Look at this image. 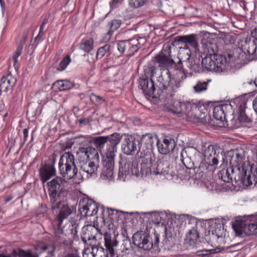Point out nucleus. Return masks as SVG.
<instances>
[{"instance_id":"864d4df0","label":"nucleus","mask_w":257,"mask_h":257,"mask_svg":"<svg viewBox=\"0 0 257 257\" xmlns=\"http://www.w3.org/2000/svg\"><path fill=\"white\" fill-rule=\"evenodd\" d=\"M22 49H23V47L21 46H19L18 47L16 51L13 56V58H14L15 63H16L18 62V57L21 55Z\"/></svg>"},{"instance_id":"c85d7f7f","label":"nucleus","mask_w":257,"mask_h":257,"mask_svg":"<svg viewBox=\"0 0 257 257\" xmlns=\"http://www.w3.org/2000/svg\"><path fill=\"white\" fill-rule=\"evenodd\" d=\"M129 41L130 44H128V47L130 46V49L128 50V56H132L146 42V39L142 38L139 39L134 38L130 39Z\"/></svg>"},{"instance_id":"5701e85b","label":"nucleus","mask_w":257,"mask_h":257,"mask_svg":"<svg viewBox=\"0 0 257 257\" xmlns=\"http://www.w3.org/2000/svg\"><path fill=\"white\" fill-rule=\"evenodd\" d=\"M157 147L160 154L167 155L174 149L175 142L171 138L165 137L162 141H157Z\"/></svg>"},{"instance_id":"7ed1b4c3","label":"nucleus","mask_w":257,"mask_h":257,"mask_svg":"<svg viewBox=\"0 0 257 257\" xmlns=\"http://www.w3.org/2000/svg\"><path fill=\"white\" fill-rule=\"evenodd\" d=\"M80 157L88 159L86 162H80V170L83 172L82 175L87 178H95L99 164V156L97 150L91 147L83 148L79 149Z\"/></svg>"},{"instance_id":"79ce46f5","label":"nucleus","mask_w":257,"mask_h":257,"mask_svg":"<svg viewBox=\"0 0 257 257\" xmlns=\"http://www.w3.org/2000/svg\"><path fill=\"white\" fill-rule=\"evenodd\" d=\"M207 85L208 82L199 81L193 87V88L195 92L201 93L207 90Z\"/></svg>"},{"instance_id":"0e129e2a","label":"nucleus","mask_w":257,"mask_h":257,"mask_svg":"<svg viewBox=\"0 0 257 257\" xmlns=\"http://www.w3.org/2000/svg\"><path fill=\"white\" fill-rule=\"evenodd\" d=\"M23 135L24 137V142H26L28 137V130L27 128H25L23 130Z\"/></svg>"},{"instance_id":"c756f323","label":"nucleus","mask_w":257,"mask_h":257,"mask_svg":"<svg viewBox=\"0 0 257 257\" xmlns=\"http://www.w3.org/2000/svg\"><path fill=\"white\" fill-rule=\"evenodd\" d=\"M116 152V147L106 145V148L103 149L100 153L103 157V160L114 162Z\"/></svg>"},{"instance_id":"58836bf2","label":"nucleus","mask_w":257,"mask_h":257,"mask_svg":"<svg viewBox=\"0 0 257 257\" xmlns=\"http://www.w3.org/2000/svg\"><path fill=\"white\" fill-rule=\"evenodd\" d=\"M121 24V21L119 19H114L108 23V27L109 28V30L107 33L108 39L110 38L112 33L120 26Z\"/></svg>"},{"instance_id":"f704fd0d","label":"nucleus","mask_w":257,"mask_h":257,"mask_svg":"<svg viewBox=\"0 0 257 257\" xmlns=\"http://www.w3.org/2000/svg\"><path fill=\"white\" fill-rule=\"evenodd\" d=\"M105 137L107 138V142H108L106 145L115 147L119 143L122 138V136L116 133Z\"/></svg>"},{"instance_id":"20e7f679","label":"nucleus","mask_w":257,"mask_h":257,"mask_svg":"<svg viewBox=\"0 0 257 257\" xmlns=\"http://www.w3.org/2000/svg\"><path fill=\"white\" fill-rule=\"evenodd\" d=\"M231 182L234 180L238 184H242L246 186L255 185L257 183L256 168L249 163H243L241 168L239 166L231 167Z\"/></svg>"},{"instance_id":"680f3d73","label":"nucleus","mask_w":257,"mask_h":257,"mask_svg":"<svg viewBox=\"0 0 257 257\" xmlns=\"http://www.w3.org/2000/svg\"><path fill=\"white\" fill-rule=\"evenodd\" d=\"M44 35V31H43V30H41V29H40L39 30V34L37 36V37H36V40H41V37H42V36Z\"/></svg>"},{"instance_id":"4c0bfd02","label":"nucleus","mask_w":257,"mask_h":257,"mask_svg":"<svg viewBox=\"0 0 257 257\" xmlns=\"http://www.w3.org/2000/svg\"><path fill=\"white\" fill-rule=\"evenodd\" d=\"M231 167L227 168L226 169H223L220 171L219 178L224 182L229 183L231 182V172H232Z\"/></svg>"},{"instance_id":"b1692460","label":"nucleus","mask_w":257,"mask_h":257,"mask_svg":"<svg viewBox=\"0 0 257 257\" xmlns=\"http://www.w3.org/2000/svg\"><path fill=\"white\" fill-rule=\"evenodd\" d=\"M181 115L192 117L193 116V111L195 112V116H199L198 112L200 110V108H197V106L188 101H181Z\"/></svg>"},{"instance_id":"423d86ee","label":"nucleus","mask_w":257,"mask_h":257,"mask_svg":"<svg viewBox=\"0 0 257 257\" xmlns=\"http://www.w3.org/2000/svg\"><path fill=\"white\" fill-rule=\"evenodd\" d=\"M152 78L156 79L159 83V88L163 95H166L168 99L174 96L175 88L174 86L170 85L171 75L168 69L160 68L153 69L152 71Z\"/></svg>"},{"instance_id":"5fc2aeb1","label":"nucleus","mask_w":257,"mask_h":257,"mask_svg":"<svg viewBox=\"0 0 257 257\" xmlns=\"http://www.w3.org/2000/svg\"><path fill=\"white\" fill-rule=\"evenodd\" d=\"M238 119L239 121L244 122L247 121V117L243 111H240Z\"/></svg>"},{"instance_id":"774afa93","label":"nucleus","mask_w":257,"mask_h":257,"mask_svg":"<svg viewBox=\"0 0 257 257\" xmlns=\"http://www.w3.org/2000/svg\"><path fill=\"white\" fill-rule=\"evenodd\" d=\"M252 35L254 39L257 41V29H255L254 32L252 33Z\"/></svg>"},{"instance_id":"4be33fe9","label":"nucleus","mask_w":257,"mask_h":257,"mask_svg":"<svg viewBox=\"0 0 257 257\" xmlns=\"http://www.w3.org/2000/svg\"><path fill=\"white\" fill-rule=\"evenodd\" d=\"M140 86L146 95L152 97H157L161 95L159 92L156 93L155 82L152 79H143L140 81Z\"/></svg>"},{"instance_id":"0eeeda50","label":"nucleus","mask_w":257,"mask_h":257,"mask_svg":"<svg viewBox=\"0 0 257 257\" xmlns=\"http://www.w3.org/2000/svg\"><path fill=\"white\" fill-rule=\"evenodd\" d=\"M58 169L60 174L65 179L69 180L76 177L78 169L75 163L74 156L72 153L66 152L61 156Z\"/></svg>"},{"instance_id":"a211bd4d","label":"nucleus","mask_w":257,"mask_h":257,"mask_svg":"<svg viewBox=\"0 0 257 257\" xmlns=\"http://www.w3.org/2000/svg\"><path fill=\"white\" fill-rule=\"evenodd\" d=\"M79 206V211L84 217L92 216L96 215L98 211V206L92 199L83 201Z\"/></svg>"},{"instance_id":"052dcab7","label":"nucleus","mask_w":257,"mask_h":257,"mask_svg":"<svg viewBox=\"0 0 257 257\" xmlns=\"http://www.w3.org/2000/svg\"><path fill=\"white\" fill-rule=\"evenodd\" d=\"M155 242L153 244V247H155L156 246H158V244L160 241V240H159V237L158 236V234H155Z\"/></svg>"},{"instance_id":"37998d69","label":"nucleus","mask_w":257,"mask_h":257,"mask_svg":"<svg viewBox=\"0 0 257 257\" xmlns=\"http://www.w3.org/2000/svg\"><path fill=\"white\" fill-rule=\"evenodd\" d=\"M257 45L255 41L253 40L252 41H249L246 42L245 46V49L249 55H253L256 51Z\"/></svg>"},{"instance_id":"39448f33","label":"nucleus","mask_w":257,"mask_h":257,"mask_svg":"<svg viewBox=\"0 0 257 257\" xmlns=\"http://www.w3.org/2000/svg\"><path fill=\"white\" fill-rule=\"evenodd\" d=\"M105 246L109 253L110 257H123L126 255H130L129 257H135L138 251V247L135 244L132 243L131 240L124 239L123 240L120 246V251L122 254H115L113 247L117 244V241L114 238H112L111 235L107 232L104 234Z\"/></svg>"},{"instance_id":"72a5a7b5","label":"nucleus","mask_w":257,"mask_h":257,"mask_svg":"<svg viewBox=\"0 0 257 257\" xmlns=\"http://www.w3.org/2000/svg\"><path fill=\"white\" fill-rule=\"evenodd\" d=\"M93 43L92 38L83 39L79 44V48L85 52L89 53L93 49Z\"/></svg>"},{"instance_id":"f257e3e1","label":"nucleus","mask_w":257,"mask_h":257,"mask_svg":"<svg viewBox=\"0 0 257 257\" xmlns=\"http://www.w3.org/2000/svg\"><path fill=\"white\" fill-rule=\"evenodd\" d=\"M158 141L156 136L151 134H147L143 135L142 138V142L146 146V149L142 148L141 155H140L139 162L140 165L141 172L144 175H165L169 173L168 171L165 169L168 168L167 165L160 162L156 163L152 161V156L150 151L152 150L154 142Z\"/></svg>"},{"instance_id":"603ef678","label":"nucleus","mask_w":257,"mask_h":257,"mask_svg":"<svg viewBox=\"0 0 257 257\" xmlns=\"http://www.w3.org/2000/svg\"><path fill=\"white\" fill-rule=\"evenodd\" d=\"M198 257H210V251L209 250H200L196 252Z\"/></svg>"},{"instance_id":"f3484780","label":"nucleus","mask_w":257,"mask_h":257,"mask_svg":"<svg viewBox=\"0 0 257 257\" xmlns=\"http://www.w3.org/2000/svg\"><path fill=\"white\" fill-rule=\"evenodd\" d=\"M50 164H47L40 169V176L43 183H45L56 175L54 164L56 161V156L52 154L49 157Z\"/></svg>"},{"instance_id":"cd10ccee","label":"nucleus","mask_w":257,"mask_h":257,"mask_svg":"<svg viewBox=\"0 0 257 257\" xmlns=\"http://www.w3.org/2000/svg\"><path fill=\"white\" fill-rule=\"evenodd\" d=\"M179 41L181 42V45L186 44V46L191 47L194 49L195 51H199L198 44L197 41V35L192 34L181 37Z\"/></svg>"},{"instance_id":"ea45409f","label":"nucleus","mask_w":257,"mask_h":257,"mask_svg":"<svg viewBox=\"0 0 257 257\" xmlns=\"http://www.w3.org/2000/svg\"><path fill=\"white\" fill-rule=\"evenodd\" d=\"M128 44H130L129 40L120 41L117 44V49L120 54L125 52L126 55L128 56V50L130 49V46L128 47Z\"/></svg>"},{"instance_id":"7c9ffc66","label":"nucleus","mask_w":257,"mask_h":257,"mask_svg":"<svg viewBox=\"0 0 257 257\" xmlns=\"http://www.w3.org/2000/svg\"><path fill=\"white\" fill-rule=\"evenodd\" d=\"M74 86L73 82L69 80H58L53 83L52 88L55 91H65Z\"/></svg>"},{"instance_id":"69168bd1","label":"nucleus","mask_w":257,"mask_h":257,"mask_svg":"<svg viewBox=\"0 0 257 257\" xmlns=\"http://www.w3.org/2000/svg\"><path fill=\"white\" fill-rule=\"evenodd\" d=\"M64 257H79L76 254L74 253H68L66 255H65Z\"/></svg>"},{"instance_id":"c03bdc74","label":"nucleus","mask_w":257,"mask_h":257,"mask_svg":"<svg viewBox=\"0 0 257 257\" xmlns=\"http://www.w3.org/2000/svg\"><path fill=\"white\" fill-rule=\"evenodd\" d=\"M111 46L109 44H106L103 47L99 48L97 52V59L102 58L105 54L110 50Z\"/></svg>"},{"instance_id":"09e8293b","label":"nucleus","mask_w":257,"mask_h":257,"mask_svg":"<svg viewBox=\"0 0 257 257\" xmlns=\"http://www.w3.org/2000/svg\"><path fill=\"white\" fill-rule=\"evenodd\" d=\"M145 213L150 215V218L152 221L157 223H161V218H160V215H158L159 214H161V212L154 211L152 212H146Z\"/></svg>"},{"instance_id":"e433bc0d","label":"nucleus","mask_w":257,"mask_h":257,"mask_svg":"<svg viewBox=\"0 0 257 257\" xmlns=\"http://www.w3.org/2000/svg\"><path fill=\"white\" fill-rule=\"evenodd\" d=\"M93 143L95 147L100 153L104 149V146L107 143V138L105 136H101L95 137L93 139Z\"/></svg>"},{"instance_id":"de8ad7c7","label":"nucleus","mask_w":257,"mask_h":257,"mask_svg":"<svg viewBox=\"0 0 257 257\" xmlns=\"http://www.w3.org/2000/svg\"><path fill=\"white\" fill-rule=\"evenodd\" d=\"M148 0H130L129 5L133 8H138L144 6Z\"/></svg>"},{"instance_id":"6e6d98bb","label":"nucleus","mask_w":257,"mask_h":257,"mask_svg":"<svg viewBox=\"0 0 257 257\" xmlns=\"http://www.w3.org/2000/svg\"><path fill=\"white\" fill-rule=\"evenodd\" d=\"M107 212L108 213V215L110 217V219H113V214H117L118 212V211L117 210L112 209H107Z\"/></svg>"},{"instance_id":"a18cd8bd","label":"nucleus","mask_w":257,"mask_h":257,"mask_svg":"<svg viewBox=\"0 0 257 257\" xmlns=\"http://www.w3.org/2000/svg\"><path fill=\"white\" fill-rule=\"evenodd\" d=\"M160 215V218H161V222H162L163 224L168 223L169 220L172 218V214L170 212L167 211H161V214H159Z\"/></svg>"},{"instance_id":"4d7b16f0","label":"nucleus","mask_w":257,"mask_h":257,"mask_svg":"<svg viewBox=\"0 0 257 257\" xmlns=\"http://www.w3.org/2000/svg\"><path fill=\"white\" fill-rule=\"evenodd\" d=\"M47 211V206L45 204H42L41 207L39 208L38 210V213L39 214H43Z\"/></svg>"},{"instance_id":"4468645a","label":"nucleus","mask_w":257,"mask_h":257,"mask_svg":"<svg viewBox=\"0 0 257 257\" xmlns=\"http://www.w3.org/2000/svg\"><path fill=\"white\" fill-rule=\"evenodd\" d=\"M51 209L55 210L56 209H59V213L56 217L58 221V234L63 235V231L60 227L62 225L63 221L67 219L72 213V210L68 205L64 203H62L60 200H58L55 203L51 204Z\"/></svg>"},{"instance_id":"2eb2a0df","label":"nucleus","mask_w":257,"mask_h":257,"mask_svg":"<svg viewBox=\"0 0 257 257\" xmlns=\"http://www.w3.org/2000/svg\"><path fill=\"white\" fill-rule=\"evenodd\" d=\"M65 183L61 177H56L47 183L48 195L51 204L55 203L60 200L58 192Z\"/></svg>"},{"instance_id":"338daca9","label":"nucleus","mask_w":257,"mask_h":257,"mask_svg":"<svg viewBox=\"0 0 257 257\" xmlns=\"http://www.w3.org/2000/svg\"><path fill=\"white\" fill-rule=\"evenodd\" d=\"M78 121L80 124H86V120L85 119H78Z\"/></svg>"},{"instance_id":"49530a36","label":"nucleus","mask_w":257,"mask_h":257,"mask_svg":"<svg viewBox=\"0 0 257 257\" xmlns=\"http://www.w3.org/2000/svg\"><path fill=\"white\" fill-rule=\"evenodd\" d=\"M71 62V58L69 55L65 57L60 62L58 70L60 71H63L65 70L69 64Z\"/></svg>"},{"instance_id":"a19ab883","label":"nucleus","mask_w":257,"mask_h":257,"mask_svg":"<svg viewBox=\"0 0 257 257\" xmlns=\"http://www.w3.org/2000/svg\"><path fill=\"white\" fill-rule=\"evenodd\" d=\"M180 107H181V101L176 100L173 102L172 105L168 107V109L172 113L178 115L179 116H181L182 110Z\"/></svg>"},{"instance_id":"f03ea898","label":"nucleus","mask_w":257,"mask_h":257,"mask_svg":"<svg viewBox=\"0 0 257 257\" xmlns=\"http://www.w3.org/2000/svg\"><path fill=\"white\" fill-rule=\"evenodd\" d=\"M202 48L205 56L202 58L201 64L208 70L216 72H223L227 69L229 63L234 61L230 54H228V60L225 56L214 53L211 43H203Z\"/></svg>"},{"instance_id":"9b49d317","label":"nucleus","mask_w":257,"mask_h":257,"mask_svg":"<svg viewBox=\"0 0 257 257\" xmlns=\"http://www.w3.org/2000/svg\"><path fill=\"white\" fill-rule=\"evenodd\" d=\"M236 233L238 235H252L257 234V224L251 218L249 221L236 220L233 224Z\"/></svg>"},{"instance_id":"c9c22d12","label":"nucleus","mask_w":257,"mask_h":257,"mask_svg":"<svg viewBox=\"0 0 257 257\" xmlns=\"http://www.w3.org/2000/svg\"><path fill=\"white\" fill-rule=\"evenodd\" d=\"M199 233L195 228H192L186 235V240L191 245H195L199 238Z\"/></svg>"},{"instance_id":"473e14b6","label":"nucleus","mask_w":257,"mask_h":257,"mask_svg":"<svg viewBox=\"0 0 257 257\" xmlns=\"http://www.w3.org/2000/svg\"><path fill=\"white\" fill-rule=\"evenodd\" d=\"M185 65L192 72H198L201 68L200 64V60L198 58L191 57L189 60L186 61Z\"/></svg>"},{"instance_id":"393cba45","label":"nucleus","mask_w":257,"mask_h":257,"mask_svg":"<svg viewBox=\"0 0 257 257\" xmlns=\"http://www.w3.org/2000/svg\"><path fill=\"white\" fill-rule=\"evenodd\" d=\"M16 81V79L11 74L4 76L1 78L0 82L1 91L7 92L13 87Z\"/></svg>"},{"instance_id":"dca6fc26","label":"nucleus","mask_w":257,"mask_h":257,"mask_svg":"<svg viewBox=\"0 0 257 257\" xmlns=\"http://www.w3.org/2000/svg\"><path fill=\"white\" fill-rule=\"evenodd\" d=\"M133 243L140 249L149 250L153 247L151 237L143 231L138 232L133 236Z\"/></svg>"},{"instance_id":"ddd939ff","label":"nucleus","mask_w":257,"mask_h":257,"mask_svg":"<svg viewBox=\"0 0 257 257\" xmlns=\"http://www.w3.org/2000/svg\"><path fill=\"white\" fill-rule=\"evenodd\" d=\"M172 48L175 50L174 46L172 47L170 44H165L161 52L156 57V65L161 68L175 63L171 55Z\"/></svg>"},{"instance_id":"6ab92c4d","label":"nucleus","mask_w":257,"mask_h":257,"mask_svg":"<svg viewBox=\"0 0 257 257\" xmlns=\"http://www.w3.org/2000/svg\"><path fill=\"white\" fill-rule=\"evenodd\" d=\"M181 45L178 53V61L175 64V68L180 71H184L185 70L182 64V62H186L189 60L191 58L192 54L191 48L189 46H186Z\"/></svg>"},{"instance_id":"1a4fd4ad","label":"nucleus","mask_w":257,"mask_h":257,"mask_svg":"<svg viewBox=\"0 0 257 257\" xmlns=\"http://www.w3.org/2000/svg\"><path fill=\"white\" fill-rule=\"evenodd\" d=\"M204 161L208 166L215 167L219 162V160L221 159L223 162L224 161L222 155L220 153V149L217 146L208 145H204Z\"/></svg>"},{"instance_id":"a878e982","label":"nucleus","mask_w":257,"mask_h":257,"mask_svg":"<svg viewBox=\"0 0 257 257\" xmlns=\"http://www.w3.org/2000/svg\"><path fill=\"white\" fill-rule=\"evenodd\" d=\"M231 109L230 104H222L214 107L213 116L217 120H223L225 118L226 114Z\"/></svg>"},{"instance_id":"412c9836","label":"nucleus","mask_w":257,"mask_h":257,"mask_svg":"<svg viewBox=\"0 0 257 257\" xmlns=\"http://www.w3.org/2000/svg\"><path fill=\"white\" fill-rule=\"evenodd\" d=\"M136 169L131 161L120 162L118 178L120 180L124 181L131 175L136 174Z\"/></svg>"},{"instance_id":"8fccbe9b","label":"nucleus","mask_w":257,"mask_h":257,"mask_svg":"<svg viewBox=\"0 0 257 257\" xmlns=\"http://www.w3.org/2000/svg\"><path fill=\"white\" fill-rule=\"evenodd\" d=\"M197 108H200V110L198 112V115L199 116H195V112L193 111V116L192 117H195L197 118H204L205 117V113L207 112V110L205 108L204 106H199L197 107Z\"/></svg>"},{"instance_id":"bf43d9fd","label":"nucleus","mask_w":257,"mask_h":257,"mask_svg":"<svg viewBox=\"0 0 257 257\" xmlns=\"http://www.w3.org/2000/svg\"><path fill=\"white\" fill-rule=\"evenodd\" d=\"M118 0H111L109 2V5L111 9H113L116 8L118 4Z\"/></svg>"},{"instance_id":"6e6552de","label":"nucleus","mask_w":257,"mask_h":257,"mask_svg":"<svg viewBox=\"0 0 257 257\" xmlns=\"http://www.w3.org/2000/svg\"><path fill=\"white\" fill-rule=\"evenodd\" d=\"M36 254H33L30 250L25 251L18 249L13 250L12 254L5 255L0 254V257H38L40 254L48 250V254L46 257H54L55 256V246L52 245H46L43 243H38L35 247Z\"/></svg>"},{"instance_id":"9d476101","label":"nucleus","mask_w":257,"mask_h":257,"mask_svg":"<svg viewBox=\"0 0 257 257\" xmlns=\"http://www.w3.org/2000/svg\"><path fill=\"white\" fill-rule=\"evenodd\" d=\"M180 160L186 168L191 169L196 163L202 161V155L194 148H191L188 151L183 149L180 153Z\"/></svg>"},{"instance_id":"3c124183","label":"nucleus","mask_w":257,"mask_h":257,"mask_svg":"<svg viewBox=\"0 0 257 257\" xmlns=\"http://www.w3.org/2000/svg\"><path fill=\"white\" fill-rule=\"evenodd\" d=\"M90 99L92 102L95 103L96 105L100 104L103 101V100L101 97L94 94H92L90 95Z\"/></svg>"},{"instance_id":"13d9d810","label":"nucleus","mask_w":257,"mask_h":257,"mask_svg":"<svg viewBox=\"0 0 257 257\" xmlns=\"http://www.w3.org/2000/svg\"><path fill=\"white\" fill-rule=\"evenodd\" d=\"M171 83L170 85L174 86L175 88V92L177 91L178 88L181 87L182 84V82L181 81H175V83H173V82Z\"/></svg>"},{"instance_id":"aec40b11","label":"nucleus","mask_w":257,"mask_h":257,"mask_svg":"<svg viewBox=\"0 0 257 257\" xmlns=\"http://www.w3.org/2000/svg\"><path fill=\"white\" fill-rule=\"evenodd\" d=\"M98 232V229L93 225H88L82 228L81 237L84 243L91 244L96 241V235Z\"/></svg>"},{"instance_id":"e2e57ef3","label":"nucleus","mask_w":257,"mask_h":257,"mask_svg":"<svg viewBox=\"0 0 257 257\" xmlns=\"http://www.w3.org/2000/svg\"><path fill=\"white\" fill-rule=\"evenodd\" d=\"M252 106L253 109L255 111V112L257 113V97L255 98L252 102Z\"/></svg>"},{"instance_id":"bb28decb","label":"nucleus","mask_w":257,"mask_h":257,"mask_svg":"<svg viewBox=\"0 0 257 257\" xmlns=\"http://www.w3.org/2000/svg\"><path fill=\"white\" fill-rule=\"evenodd\" d=\"M114 162L103 160L101 177L110 180L113 176Z\"/></svg>"},{"instance_id":"f8f14e48","label":"nucleus","mask_w":257,"mask_h":257,"mask_svg":"<svg viewBox=\"0 0 257 257\" xmlns=\"http://www.w3.org/2000/svg\"><path fill=\"white\" fill-rule=\"evenodd\" d=\"M141 141L132 135H125L122 145L123 153L127 155H133L136 153H140L141 155L142 148Z\"/></svg>"},{"instance_id":"2f4dec72","label":"nucleus","mask_w":257,"mask_h":257,"mask_svg":"<svg viewBox=\"0 0 257 257\" xmlns=\"http://www.w3.org/2000/svg\"><path fill=\"white\" fill-rule=\"evenodd\" d=\"M244 153L242 151H236L234 155L233 156L230 161V167L239 166L241 168L243 163H248V162H244Z\"/></svg>"}]
</instances>
